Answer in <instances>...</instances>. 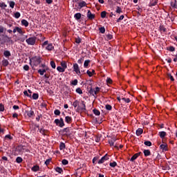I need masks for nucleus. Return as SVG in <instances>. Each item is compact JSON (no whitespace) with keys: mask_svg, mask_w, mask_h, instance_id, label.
Listing matches in <instances>:
<instances>
[{"mask_svg":"<svg viewBox=\"0 0 177 177\" xmlns=\"http://www.w3.org/2000/svg\"><path fill=\"white\" fill-rule=\"evenodd\" d=\"M71 84L75 86V85L78 84V80L77 79L74 80L73 81L71 82Z\"/></svg>","mask_w":177,"mask_h":177,"instance_id":"a19ab883","label":"nucleus"},{"mask_svg":"<svg viewBox=\"0 0 177 177\" xmlns=\"http://www.w3.org/2000/svg\"><path fill=\"white\" fill-rule=\"evenodd\" d=\"M143 153L145 157H149V156L151 154V152H150V150L149 149H145Z\"/></svg>","mask_w":177,"mask_h":177,"instance_id":"f8f14e48","label":"nucleus"},{"mask_svg":"<svg viewBox=\"0 0 177 177\" xmlns=\"http://www.w3.org/2000/svg\"><path fill=\"white\" fill-rule=\"evenodd\" d=\"M57 70L59 73H64V71H66V70L64 68H62V66H57Z\"/></svg>","mask_w":177,"mask_h":177,"instance_id":"393cba45","label":"nucleus"},{"mask_svg":"<svg viewBox=\"0 0 177 177\" xmlns=\"http://www.w3.org/2000/svg\"><path fill=\"white\" fill-rule=\"evenodd\" d=\"M3 55L5 57H9V56H10V52L9 50H6L4 51Z\"/></svg>","mask_w":177,"mask_h":177,"instance_id":"473e14b6","label":"nucleus"},{"mask_svg":"<svg viewBox=\"0 0 177 177\" xmlns=\"http://www.w3.org/2000/svg\"><path fill=\"white\" fill-rule=\"evenodd\" d=\"M65 121L67 122V124H71V121H73V119L70 116H66Z\"/></svg>","mask_w":177,"mask_h":177,"instance_id":"dca6fc26","label":"nucleus"},{"mask_svg":"<svg viewBox=\"0 0 177 177\" xmlns=\"http://www.w3.org/2000/svg\"><path fill=\"white\" fill-rule=\"evenodd\" d=\"M100 32H101V34H104V32H106V29L104 28V27L100 28Z\"/></svg>","mask_w":177,"mask_h":177,"instance_id":"79ce46f5","label":"nucleus"},{"mask_svg":"<svg viewBox=\"0 0 177 177\" xmlns=\"http://www.w3.org/2000/svg\"><path fill=\"white\" fill-rule=\"evenodd\" d=\"M26 42L28 44V45L34 46L35 45V42H37V37H29L26 39Z\"/></svg>","mask_w":177,"mask_h":177,"instance_id":"20e7f679","label":"nucleus"},{"mask_svg":"<svg viewBox=\"0 0 177 177\" xmlns=\"http://www.w3.org/2000/svg\"><path fill=\"white\" fill-rule=\"evenodd\" d=\"M62 133H64V135H66V136H70L71 135V132H70L69 128L64 129Z\"/></svg>","mask_w":177,"mask_h":177,"instance_id":"9d476101","label":"nucleus"},{"mask_svg":"<svg viewBox=\"0 0 177 177\" xmlns=\"http://www.w3.org/2000/svg\"><path fill=\"white\" fill-rule=\"evenodd\" d=\"M124 15H121L118 19H117V23H120V21H121V20H124Z\"/></svg>","mask_w":177,"mask_h":177,"instance_id":"de8ad7c7","label":"nucleus"},{"mask_svg":"<svg viewBox=\"0 0 177 177\" xmlns=\"http://www.w3.org/2000/svg\"><path fill=\"white\" fill-rule=\"evenodd\" d=\"M38 97H39V95H38V93L32 94V99H34V100H37V99H38Z\"/></svg>","mask_w":177,"mask_h":177,"instance_id":"4c0bfd02","label":"nucleus"},{"mask_svg":"<svg viewBox=\"0 0 177 177\" xmlns=\"http://www.w3.org/2000/svg\"><path fill=\"white\" fill-rule=\"evenodd\" d=\"M62 162L63 165H67V164H68V160L64 159V160H62Z\"/></svg>","mask_w":177,"mask_h":177,"instance_id":"6e6d98bb","label":"nucleus"},{"mask_svg":"<svg viewBox=\"0 0 177 177\" xmlns=\"http://www.w3.org/2000/svg\"><path fill=\"white\" fill-rule=\"evenodd\" d=\"M76 44H81V38L77 37L75 39Z\"/></svg>","mask_w":177,"mask_h":177,"instance_id":"338daca9","label":"nucleus"},{"mask_svg":"<svg viewBox=\"0 0 177 177\" xmlns=\"http://www.w3.org/2000/svg\"><path fill=\"white\" fill-rule=\"evenodd\" d=\"M83 62H84V57L80 58V59H78L77 63L79 64H82Z\"/></svg>","mask_w":177,"mask_h":177,"instance_id":"69168bd1","label":"nucleus"},{"mask_svg":"<svg viewBox=\"0 0 177 177\" xmlns=\"http://www.w3.org/2000/svg\"><path fill=\"white\" fill-rule=\"evenodd\" d=\"M159 136L160 138L162 139L163 138H165V136H167V133L165 131H160L159 132Z\"/></svg>","mask_w":177,"mask_h":177,"instance_id":"6ab92c4d","label":"nucleus"},{"mask_svg":"<svg viewBox=\"0 0 177 177\" xmlns=\"http://www.w3.org/2000/svg\"><path fill=\"white\" fill-rule=\"evenodd\" d=\"M32 171H33V172H37V171H39V166H38V165L33 166L32 167Z\"/></svg>","mask_w":177,"mask_h":177,"instance_id":"aec40b11","label":"nucleus"},{"mask_svg":"<svg viewBox=\"0 0 177 177\" xmlns=\"http://www.w3.org/2000/svg\"><path fill=\"white\" fill-rule=\"evenodd\" d=\"M99 92H100V88L96 87L95 90V95H97V93H99Z\"/></svg>","mask_w":177,"mask_h":177,"instance_id":"13d9d810","label":"nucleus"},{"mask_svg":"<svg viewBox=\"0 0 177 177\" xmlns=\"http://www.w3.org/2000/svg\"><path fill=\"white\" fill-rule=\"evenodd\" d=\"M24 70H25V71H28L30 70V66L28 65H24Z\"/></svg>","mask_w":177,"mask_h":177,"instance_id":"864d4df0","label":"nucleus"},{"mask_svg":"<svg viewBox=\"0 0 177 177\" xmlns=\"http://www.w3.org/2000/svg\"><path fill=\"white\" fill-rule=\"evenodd\" d=\"M46 49H47V50H52V49H53V45H52V44H48L46 47Z\"/></svg>","mask_w":177,"mask_h":177,"instance_id":"72a5a7b5","label":"nucleus"},{"mask_svg":"<svg viewBox=\"0 0 177 177\" xmlns=\"http://www.w3.org/2000/svg\"><path fill=\"white\" fill-rule=\"evenodd\" d=\"M8 6L5 3H0V8H7Z\"/></svg>","mask_w":177,"mask_h":177,"instance_id":"e2e57ef3","label":"nucleus"},{"mask_svg":"<svg viewBox=\"0 0 177 177\" xmlns=\"http://www.w3.org/2000/svg\"><path fill=\"white\" fill-rule=\"evenodd\" d=\"M122 100H124L125 103H129V102H131V100L129 98L123 97Z\"/></svg>","mask_w":177,"mask_h":177,"instance_id":"4d7b16f0","label":"nucleus"},{"mask_svg":"<svg viewBox=\"0 0 177 177\" xmlns=\"http://www.w3.org/2000/svg\"><path fill=\"white\" fill-rule=\"evenodd\" d=\"M50 66L53 68H56V64L55 63L54 61L50 62Z\"/></svg>","mask_w":177,"mask_h":177,"instance_id":"49530a36","label":"nucleus"},{"mask_svg":"<svg viewBox=\"0 0 177 177\" xmlns=\"http://www.w3.org/2000/svg\"><path fill=\"white\" fill-rule=\"evenodd\" d=\"M37 73H39V74H40V75H44V74H45V73H46V69H39Z\"/></svg>","mask_w":177,"mask_h":177,"instance_id":"4be33fe9","label":"nucleus"},{"mask_svg":"<svg viewBox=\"0 0 177 177\" xmlns=\"http://www.w3.org/2000/svg\"><path fill=\"white\" fill-rule=\"evenodd\" d=\"M110 167H112V168H114L115 167H117V162H111L109 164Z\"/></svg>","mask_w":177,"mask_h":177,"instance_id":"ea45409f","label":"nucleus"},{"mask_svg":"<svg viewBox=\"0 0 177 177\" xmlns=\"http://www.w3.org/2000/svg\"><path fill=\"white\" fill-rule=\"evenodd\" d=\"M141 153H142L141 152H139V153L134 154L130 159V161H131V162L135 161V160H136V158H138V157H139V156H140Z\"/></svg>","mask_w":177,"mask_h":177,"instance_id":"9b49d317","label":"nucleus"},{"mask_svg":"<svg viewBox=\"0 0 177 177\" xmlns=\"http://www.w3.org/2000/svg\"><path fill=\"white\" fill-rule=\"evenodd\" d=\"M21 23L22 26H24V27H28V21L27 20L22 19Z\"/></svg>","mask_w":177,"mask_h":177,"instance_id":"4468645a","label":"nucleus"},{"mask_svg":"<svg viewBox=\"0 0 177 177\" xmlns=\"http://www.w3.org/2000/svg\"><path fill=\"white\" fill-rule=\"evenodd\" d=\"M27 115L28 117H32L34 115V111H29L27 112Z\"/></svg>","mask_w":177,"mask_h":177,"instance_id":"c9c22d12","label":"nucleus"},{"mask_svg":"<svg viewBox=\"0 0 177 177\" xmlns=\"http://www.w3.org/2000/svg\"><path fill=\"white\" fill-rule=\"evenodd\" d=\"M77 111L78 113H85V111H86V106L85 105V102L84 101H82L80 106H77Z\"/></svg>","mask_w":177,"mask_h":177,"instance_id":"7ed1b4c3","label":"nucleus"},{"mask_svg":"<svg viewBox=\"0 0 177 177\" xmlns=\"http://www.w3.org/2000/svg\"><path fill=\"white\" fill-rule=\"evenodd\" d=\"M136 133L137 136H140V135H142V133H143V129L141 128L138 129Z\"/></svg>","mask_w":177,"mask_h":177,"instance_id":"ddd939ff","label":"nucleus"},{"mask_svg":"<svg viewBox=\"0 0 177 177\" xmlns=\"http://www.w3.org/2000/svg\"><path fill=\"white\" fill-rule=\"evenodd\" d=\"M107 160H109V155L106 154L98 161V164H103V162L107 161Z\"/></svg>","mask_w":177,"mask_h":177,"instance_id":"0eeeda50","label":"nucleus"},{"mask_svg":"<svg viewBox=\"0 0 177 177\" xmlns=\"http://www.w3.org/2000/svg\"><path fill=\"white\" fill-rule=\"evenodd\" d=\"M106 83L107 84H113V80L111 78H107Z\"/></svg>","mask_w":177,"mask_h":177,"instance_id":"774afa93","label":"nucleus"},{"mask_svg":"<svg viewBox=\"0 0 177 177\" xmlns=\"http://www.w3.org/2000/svg\"><path fill=\"white\" fill-rule=\"evenodd\" d=\"M61 66L62 68L66 70V68H67V62H66V61H62L61 62Z\"/></svg>","mask_w":177,"mask_h":177,"instance_id":"a211bd4d","label":"nucleus"},{"mask_svg":"<svg viewBox=\"0 0 177 177\" xmlns=\"http://www.w3.org/2000/svg\"><path fill=\"white\" fill-rule=\"evenodd\" d=\"M105 108H106V110H109V111H111V109H113V107L110 104H106L105 106Z\"/></svg>","mask_w":177,"mask_h":177,"instance_id":"c03bdc74","label":"nucleus"},{"mask_svg":"<svg viewBox=\"0 0 177 177\" xmlns=\"http://www.w3.org/2000/svg\"><path fill=\"white\" fill-rule=\"evenodd\" d=\"M106 15H107V12L106 11H102L101 12V17H102V19H104V17H106Z\"/></svg>","mask_w":177,"mask_h":177,"instance_id":"58836bf2","label":"nucleus"},{"mask_svg":"<svg viewBox=\"0 0 177 177\" xmlns=\"http://www.w3.org/2000/svg\"><path fill=\"white\" fill-rule=\"evenodd\" d=\"M90 63H91V60H89V59L85 60L84 63V67H85V68L88 67V66H89Z\"/></svg>","mask_w":177,"mask_h":177,"instance_id":"c85d7f7f","label":"nucleus"},{"mask_svg":"<svg viewBox=\"0 0 177 177\" xmlns=\"http://www.w3.org/2000/svg\"><path fill=\"white\" fill-rule=\"evenodd\" d=\"M87 17L88 20H93V19H95V14H92L91 10H88L87 12Z\"/></svg>","mask_w":177,"mask_h":177,"instance_id":"1a4fd4ad","label":"nucleus"},{"mask_svg":"<svg viewBox=\"0 0 177 177\" xmlns=\"http://www.w3.org/2000/svg\"><path fill=\"white\" fill-rule=\"evenodd\" d=\"M15 5H16L15 1H10V7H11L12 9H13V8H15Z\"/></svg>","mask_w":177,"mask_h":177,"instance_id":"8fccbe9b","label":"nucleus"},{"mask_svg":"<svg viewBox=\"0 0 177 177\" xmlns=\"http://www.w3.org/2000/svg\"><path fill=\"white\" fill-rule=\"evenodd\" d=\"M17 32H19V34H21V35H23L24 34V32H23L21 28H19L17 26Z\"/></svg>","mask_w":177,"mask_h":177,"instance_id":"cd10ccee","label":"nucleus"},{"mask_svg":"<svg viewBox=\"0 0 177 177\" xmlns=\"http://www.w3.org/2000/svg\"><path fill=\"white\" fill-rule=\"evenodd\" d=\"M78 5H79L80 9H81V8H82L86 6V2H85V1H82V2L79 3Z\"/></svg>","mask_w":177,"mask_h":177,"instance_id":"2eb2a0df","label":"nucleus"},{"mask_svg":"<svg viewBox=\"0 0 177 177\" xmlns=\"http://www.w3.org/2000/svg\"><path fill=\"white\" fill-rule=\"evenodd\" d=\"M55 169L58 174H62L63 172V169H62V167H57Z\"/></svg>","mask_w":177,"mask_h":177,"instance_id":"bb28decb","label":"nucleus"},{"mask_svg":"<svg viewBox=\"0 0 177 177\" xmlns=\"http://www.w3.org/2000/svg\"><path fill=\"white\" fill-rule=\"evenodd\" d=\"M50 161H52V159H47V160L45 161L46 165H49V164H50Z\"/></svg>","mask_w":177,"mask_h":177,"instance_id":"0e129e2a","label":"nucleus"},{"mask_svg":"<svg viewBox=\"0 0 177 177\" xmlns=\"http://www.w3.org/2000/svg\"><path fill=\"white\" fill-rule=\"evenodd\" d=\"M54 114L55 115H60V111L59 109H57L54 111Z\"/></svg>","mask_w":177,"mask_h":177,"instance_id":"bf43d9fd","label":"nucleus"},{"mask_svg":"<svg viewBox=\"0 0 177 177\" xmlns=\"http://www.w3.org/2000/svg\"><path fill=\"white\" fill-rule=\"evenodd\" d=\"M160 149L162 151H168V145L162 144V145H160Z\"/></svg>","mask_w":177,"mask_h":177,"instance_id":"6e6552de","label":"nucleus"},{"mask_svg":"<svg viewBox=\"0 0 177 177\" xmlns=\"http://www.w3.org/2000/svg\"><path fill=\"white\" fill-rule=\"evenodd\" d=\"M160 31H162L163 32H165V31H167V28H165V27H164V26H160Z\"/></svg>","mask_w":177,"mask_h":177,"instance_id":"a18cd8bd","label":"nucleus"},{"mask_svg":"<svg viewBox=\"0 0 177 177\" xmlns=\"http://www.w3.org/2000/svg\"><path fill=\"white\" fill-rule=\"evenodd\" d=\"M59 149L60 150H64V149H66V144H64V142H61L59 144Z\"/></svg>","mask_w":177,"mask_h":177,"instance_id":"b1692460","label":"nucleus"},{"mask_svg":"<svg viewBox=\"0 0 177 177\" xmlns=\"http://www.w3.org/2000/svg\"><path fill=\"white\" fill-rule=\"evenodd\" d=\"M116 13H122V9H121V7L116 6Z\"/></svg>","mask_w":177,"mask_h":177,"instance_id":"f704fd0d","label":"nucleus"},{"mask_svg":"<svg viewBox=\"0 0 177 177\" xmlns=\"http://www.w3.org/2000/svg\"><path fill=\"white\" fill-rule=\"evenodd\" d=\"M144 145H145V146L150 147V146H151V142H150V141H145L144 142Z\"/></svg>","mask_w":177,"mask_h":177,"instance_id":"09e8293b","label":"nucleus"},{"mask_svg":"<svg viewBox=\"0 0 177 177\" xmlns=\"http://www.w3.org/2000/svg\"><path fill=\"white\" fill-rule=\"evenodd\" d=\"M76 92L77 93H79V95H82V90L81 89V88H76Z\"/></svg>","mask_w":177,"mask_h":177,"instance_id":"37998d69","label":"nucleus"},{"mask_svg":"<svg viewBox=\"0 0 177 177\" xmlns=\"http://www.w3.org/2000/svg\"><path fill=\"white\" fill-rule=\"evenodd\" d=\"M73 70L77 74V75H81V71L80 70V66L78 64H73Z\"/></svg>","mask_w":177,"mask_h":177,"instance_id":"423d86ee","label":"nucleus"},{"mask_svg":"<svg viewBox=\"0 0 177 177\" xmlns=\"http://www.w3.org/2000/svg\"><path fill=\"white\" fill-rule=\"evenodd\" d=\"M20 16H21L20 12H17L15 13V19H19V17H20Z\"/></svg>","mask_w":177,"mask_h":177,"instance_id":"3c124183","label":"nucleus"},{"mask_svg":"<svg viewBox=\"0 0 177 177\" xmlns=\"http://www.w3.org/2000/svg\"><path fill=\"white\" fill-rule=\"evenodd\" d=\"M73 107L77 108L78 106H80V102L78 100H75L73 104Z\"/></svg>","mask_w":177,"mask_h":177,"instance_id":"7c9ffc66","label":"nucleus"},{"mask_svg":"<svg viewBox=\"0 0 177 177\" xmlns=\"http://www.w3.org/2000/svg\"><path fill=\"white\" fill-rule=\"evenodd\" d=\"M0 111H5V106L2 104H0Z\"/></svg>","mask_w":177,"mask_h":177,"instance_id":"603ef678","label":"nucleus"},{"mask_svg":"<svg viewBox=\"0 0 177 177\" xmlns=\"http://www.w3.org/2000/svg\"><path fill=\"white\" fill-rule=\"evenodd\" d=\"M93 111L95 115H100V111H99V110L95 109H93Z\"/></svg>","mask_w":177,"mask_h":177,"instance_id":"e433bc0d","label":"nucleus"},{"mask_svg":"<svg viewBox=\"0 0 177 177\" xmlns=\"http://www.w3.org/2000/svg\"><path fill=\"white\" fill-rule=\"evenodd\" d=\"M27 149L26 146L19 145L15 149V154L19 156V154H21V153H24Z\"/></svg>","mask_w":177,"mask_h":177,"instance_id":"f03ea898","label":"nucleus"},{"mask_svg":"<svg viewBox=\"0 0 177 177\" xmlns=\"http://www.w3.org/2000/svg\"><path fill=\"white\" fill-rule=\"evenodd\" d=\"M157 5V0H153L149 3V6H156Z\"/></svg>","mask_w":177,"mask_h":177,"instance_id":"2f4dec72","label":"nucleus"},{"mask_svg":"<svg viewBox=\"0 0 177 177\" xmlns=\"http://www.w3.org/2000/svg\"><path fill=\"white\" fill-rule=\"evenodd\" d=\"M55 122L56 125H59L60 127V128H63V127L64 126V121L63 120V118H60V120L55 119Z\"/></svg>","mask_w":177,"mask_h":177,"instance_id":"39448f33","label":"nucleus"},{"mask_svg":"<svg viewBox=\"0 0 177 177\" xmlns=\"http://www.w3.org/2000/svg\"><path fill=\"white\" fill-rule=\"evenodd\" d=\"M115 142V138H113V139L109 140V143L110 146H111V147L114 146V147H117L115 145H114Z\"/></svg>","mask_w":177,"mask_h":177,"instance_id":"412c9836","label":"nucleus"},{"mask_svg":"<svg viewBox=\"0 0 177 177\" xmlns=\"http://www.w3.org/2000/svg\"><path fill=\"white\" fill-rule=\"evenodd\" d=\"M74 17L76 20H80V19H81V13L78 12L75 14Z\"/></svg>","mask_w":177,"mask_h":177,"instance_id":"a878e982","label":"nucleus"},{"mask_svg":"<svg viewBox=\"0 0 177 177\" xmlns=\"http://www.w3.org/2000/svg\"><path fill=\"white\" fill-rule=\"evenodd\" d=\"M1 63L4 67H7V66H9V61H8V59H3Z\"/></svg>","mask_w":177,"mask_h":177,"instance_id":"f3484780","label":"nucleus"},{"mask_svg":"<svg viewBox=\"0 0 177 177\" xmlns=\"http://www.w3.org/2000/svg\"><path fill=\"white\" fill-rule=\"evenodd\" d=\"M89 93H91V95H93V96H95V89L91 88L89 91Z\"/></svg>","mask_w":177,"mask_h":177,"instance_id":"5fc2aeb1","label":"nucleus"},{"mask_svg":"<svg viewBox=\"0 0 177 177\" xmlns=\"http://www.w3.org/2000/svg\"><path fill=\"white\" fill-rule=\"evenodd\" d=\"M42 62V58L39 56L32 57L30 59V64L32 67H37L39 64H41Z\"/></svg>","mask_w":177,"mask_h":177,"instance_id":"f257e3e1","label":"nucleus"},{"mask_svg":"<svg viewBox=\"0 0 177 177\" xmlns=\"http://www.w3.org/2000/svg\"><path fill=\"white\" fill-rule=\"evenodd\" d=\"M16 162L21 164V162H23V158L21 157H17L16 158Z\"/></svg>","mask_w":177,"mask_h":177,"instance_id":"c756f323","label":"nucleus"},{"mask_svg":"<svg viewBox=\"0 0 177 177\" xmlns=\"http://www.w3.org/2000/svg\"><path fill=\"white\" fill-rule=\"evenodd\" d=\"M167 77L168 78H169V80H171V81H175V80L174 79V77L171 75V74H167Z\"/></svg>","mask_w":177,"mask_h":177,"instance_id":"680f3d73","label":"nucleus"},{"mask_svg":"<svg viewBox=\"0 0 177 177\" xmlns=\"http://www.w3.org/2000/svg\"><path fill=\"white\" fill-rule=\"evenodd\" d=\"M106 39H113V35H110V34H108L106 35Z\"/></svg>","mask_w":177,"mask_h":177,"instance_id":"052dcab7","label":"nucleus"},{"mask_svg":"<svg viewBox=\"0 0 177 177\" xmlns=\"http://www.w3.org/2000/svg\"><path fill=\"white\" fill-rule=\"evenodd\" d=\"M171 6L172 8H175V9H177V1H176V0H174V1L171 2Z\"/></svg>","mask_w":177,"mask_h":177,"instance_id":"5701e85b","label":"nucleus"}]
</instances>
